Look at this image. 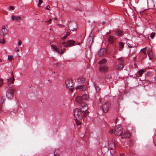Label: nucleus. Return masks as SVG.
I'll list each match as a JSON object with an SVG mask.
<instances>
[{"label": "nucleus", "mask_w": 156, "mask_h": 156, "mask_svg": "<svg viewBox=\"0 0 156 156\" xmlns=\"http://www.w3.org/2000/svg\"><path fill=\"white\" fill-rule=\"evenodd\" d=\"M88 40L89 42V45H90V47L92 45L93 42V38L92 37L90 36L88 38Z\"/></svg>", "instance_id": "23"}, {"label": "nucleus", "mask_w": 156, "mask_h": 156, "mask_svg": "<svg viewBox=\"0 0 156 156\" xmlns=\"http://www.w3.org/2000/svg\"><path fill=\"white\" fill-rule=\"evenodd\" d=\"M111 33V32H107V34H110Z\"/></svg>", "instance_id": "49"}, {"label": "nucleus", "mask_w": 156, "mask_h": 156, "mask_svg": "<svg viewBox=\"0 0 156 156\" xmlns=\"http://www.w3.org/2000/svg\"><path fill=\"white\" fill-rule=\"evenodd\" d=\"M124 67L123 64L122 63H119L116 67V69L117 70H120Z\"/></svg>", "instance_id": "20"}, {"label": "nucleus", "mask_w": 156, "mask_h": 156, "mask_svg": "<svg viewBox=\"0 0 156 156\" xmlns=\"http://www.w3.org/2000/svg\"><path fill=\"white\" fill-rule=\"evenodd\" d=\"M67 87L69 89H72L73 88V83L72 82V80L69 79L66 80L65 81Z\"/></svg>", "instance_id": "6"}, {"label": "nucleus", "mask_w": 156, "mask_h": 156, "mask_svg": "<svg viewBox=\"0 0 156 156\" xmlns=\"http://www.w3.org/2000/svg\"><path fill=\"white\" fill-rule=\"evenodd\" d=\"M117 118H116V120H115V124H116V122H117Z\"/></svg>", "instance_id": "47"}, {"label": "nucleus", "mask_w": 156, "mask_h": 156, "mask_svg": "<svg viewBox=\"0 0 156 156\" xmlns=\"http://www.w3.org/2000/svg\"><path fill=\"white\" fill-rule=\"evenodd\" d=\"M51 48L53 51H56L59 54H62L63 53V51L62 49L61 51L59 50L57 48V47L54 44L51 45Z\"/></svg>", "instance_id": "11"}, {"label": "nucleus", "mask_w": 156, "mask_h": 156, "mask_svg": "<svg viewBox=\"0 0 156 156\" xmlns=\"http://www.w3.org/2000/svg\"><path fill=\"white\" fill-rule=\"evenodd\" d=\"M80 110L82 111L83 112H88L87 111L88 109V107L87 105L85 103H82L80 105Z\"/></svg>", "instance_id": "7"}, {"label": "nucleus", "mask_w": 156, "mask_h": 156, "mask_svg": "<svg viewBox=\"0 0 156 156\" xmlns=\"http://www.w3.org/2000/svg\"><path fill=\"white\" fill-rule=\"evenodd\" d=\"M124 31L119 29H117L115 31V34L116 36L118 37L122 36L123 34Z\"/></svg>", "instance_id": "12"}, {"label": "nucleus", "mask_w": 156, "mask_h": 156, "mask_svg": "<svg viewBox=\"0 0 156 156\" xmlns=\"http://www.w3.org/2000/svg\"><path fill=\"white\" fill-rule=\"evenodd\" d=\"M50 8V6L49 5H47L46 7V9L48 10H49Z\"/></svg>", "instance_id": "40"}, {"label": "nucleus", "mask_w": 156, "mask_h": 156, "mask_svg": "<svg viewBox=\"0 0 156 156\" xmlns=\"http://www.w3.org/2000/svg\"><path fill=\"white\" fill-rule=\"evenodd\" d=\"M3 84V80L2 79H0V87L2 86Z\"/></svg>", "instance_id": "36"}, {"label": "nucleus", "mask_w": 156, "mask_h": 156, "mask_svg": "<svg viewBox=\"0 0 156 156\" xmlns=\"http://www.w3.org/2000/svg\"><path fill=\"white\" fill-rule=\"evenodd\" d=\"M108 69V67L106 65L100 66L99 70L101 73H105L107 71Z\"/></svg>", "instance_id": "9"}, {"label": "nucleus", "mask_w": 156, "mask_h": 156, "mask_svg": "<svg viewBox=\"0 0 156 156\" xmlns=\"http://www.w3.org/2000/svg\"><path fill=\"white\" fill-rule=\"evenodd\" d=\"M54 155L55 156H59V155L58 154H55V153L54 154Z\"/></svg>", "instance_id": "43"}, {"label": "nucleus", "mask_w": 156, "mask_h": 156, "mask_svg": "<svg viewBox=\"0 0 156 156\" xmlns=\"http://www.w3.org/2000/svg\"><path fill=\"white\" fill-rule=\"evenodd\" d=\"M76 101L79 104H80L83 103H84L83 101L84 100L81 96H78L76 98Z\"/></svg>", "instance_id": "15"}, {"label": "nucleus", "mask_w": 156, "mask_h": 156, "mask_svg": "<svg viewBox=\"0 0 156 156\" xmlns=\"http://www.w3.org/2000/svg\"><path fill=\"white\" fill-rule=\"evenodd\" d=\"M144 72V69L138 71V73L140 76H141Z\"/></svg>", "instance_id": "27"}, {"label": "nucleus", "mask_w": 156, "mask_h": 156, "mask_svg": "<svg viewBox=\"0 0 156 156\" xmlns=\"http://www.w3.org/2000/svg\"><path fill=\"white\" fill-rule=\"evenodd\" d=\"M21 18L20 16H16V20L18 22H20Z\"/></svg>", "instance_id": "29"}, {"label": "nucleus", "mask_w": 156, "mask_h": 156, "mask_svg": "<svg viewBox=\"0 0 156 156\" xmlns=\"http://www.w3.org/2000/svg\"><path fill=\"white\" fill-rule=\"evenodd\" d=\"M82 98H83L84 100H87L89 98L88 95L87 94H84L82 96Z\"/></svg>", "instance_id": "25"}, {"label": "nucleus", "mask_w": 156, "mask_h": 156, "mask_svg": "<svg viewBox=\"0 0 156 156\" xmlns=\"http://www.w3.org/2000/svg\"><path fill=\"white\" fill-rule=\"evenodd\" d=\"M14 9V8L13 6H9V10H13Z\"/></svg>", "instance_id": "35"}, {"label": "nucleus", "mask_w": 156, "mask_h": 156, "mask_svg": "<svg viewBox=\"0 0 156 156\" xmlns=\"http://www.w3.org/2000/svg\"><path fill=\"white\" fill-rule=\"evenodd\" d=\"M80 44V43H79V44H78V45H79Z\"/></svg>", "instance_id": "53"}, {"label": "nucleus", "mask_w": 156, "mask_h": 156, "mask_svg": "<svg viewBox=\"0 0 156 156\" xmlns=\"http://www.w3.org/2000/svg\"><path fill=\"white\" fill-rule=\"evenodd\" d=\"M155 35V34L154 33V32H153L152 33H151V35H150V37H151L153 39L154 37V36Z\"/></svg>", "instance_id": "31"}, {"label": "nucleus", "mask_w": 156, "mask_h": 156, "mask_svg": "<svg viewBox=\"0 0 156 156\" xmlns=\"http://www.w3.org/2000/svg\"><path fill=\"white\" fill-rule=\"evenodd\" d=\"M106 78L107 79H110L112 78V77L110 75H108V76H107Z\"/></svg>", "instance_id": "39"}, {"label": "nucleus", "mask_w": 156, "mask_h": 156, "mask_svg": "<svg viewBox=\"0 0 156 156\" xmlns=\"http://www.w3.org/2000/svg\"><path fill=\"white\" fill-rule=\"evenodd\" d=\"M147 54L148 56H149L150 58H151V55H152V52L151 51H149V52H148Z\"/></svg>", "instance_id": "34"}, {"label": "nucleus", "mask_w": 156, "mask_h": 156, "mask_svg": "<svg viewBox=\"0 0 156 156\" xmlns=\"http://www.w3.org/2000/svg\"><path fill=\"white\" fill-rule=\"evenodd\" d=\"M111 104L110 102L106 101L102 105V108L104 113H107L110 108Z\"/></svg>", "instance_id": "3"}, {"label": "nucleus", "mask_w": 156, "mask_h": 156, "mask_svg": "<svg viewBox=\"0 0 156 156\" xmlns=\"http://www.w3.org/2000/svg\"><path fill=\"white\" fill-rule=\"evenodd\" d=\"M77 118H76V119H75V121L76 122V124L77 126H79L80 125V124H81V122L80 121V120L79 119V120H78L77 119Z\"/></svg>", "instance_id": "26"}, {"label": "nucleus", "mask_w": 156, "mask_h": 156, "mask_svg": "<svg viewBox=\"0 0 156 156\" xmlns=\"http://www.w3.org/2000/svg\"><path fill=\"white\" fill-rule=\"evenodd\" d=\"M5 42V40H4L0 39V43L4 44Z\"/></svg>", "instance_id": "37"}, {"label": "nucleus", "mask_w": 156, "mask_h": 156, "mask_svg": "<svg viewBox=\"0 0 156 156\" xmlns=\"http://www.w3.org/2000/svg\"><path fill=\"white\" fill-rule=\"evenodd\" d=\"M9 84H8V86H9ZM9 88H10V87H11V86H10V87L8 86V88H9Z\"/></svg>", "instance_id": "51"}, {"label": "nucleus", "mask_w": 156, "mask_h": 156, "mask_svg": "<svg viewBox=\"0 0 156 156\" xmlns=\"http://www.w3.org/2000/svg\"><path fill=\"white\" fill-rule=\"evenodd\" d=\"M127 44L129 48H132L133 47L132 44V42L131 40H129L127 42Z\"/></svg>", "instance_id": "24"}, {"label": "nucleus", "mask_w": 156, "mask_h": 156, "mask_svg": "<svg viewBox=\"0 0 156 156\" xmlns=\"http://www.w3.org/2000/svg\"><path fill=\"white\" fill-rule=\"evenodd\" d=\"M15 90L9 89L6 92V96L9 99H11L13 97L14 94Z\"/></svg>", "instance_id": "5"}, {"label": "nucleus", "mask_w": 156, "mask_h": 156, "mask_svg": "<svg viewBox=\"0 0 156 156\" xmlns=\"http://www.w3.org/2000/svg\"><path fill=\"white\" fill-rule=\"evenodd\" d=\"M15 80L13 75L12 74L11 75V77H10L8 80V84L13 83H14V81Z\"/></svg>", "instance_id": "18"}, {"label": "nucleus", "mask_w": 156, "mask_h": 156, "mask_svg": "<svg viewBox=\"0 0 156 156\" xmlns=\"http://www.w3.org/2000/svg\"><path fill=\"white\" fill-rule=\"evenodd\" d=\"M122 128L120 125L117 126L115 129L114 133L115 135L121 136L123 133Z\"/></svg>", "instance_id": "4"}, {"label": "nucleus", "mask_w": 156, "mask_h": 156, "mask_svg": "<svg viewBox=\"0 0 156 156\" xmlns=\"http://www.w3.org/2000/svg\"><path fill=\"white\" fill-rule=\"evenodd\" d=\"M112 144L114 145V147L115 148V144Z\"/></svg>", "instance_id": "50"}, {"label": "nucleus", "mask_w": 156, "mask_h": 156, "mask_svg": "<svg viewBox=\"0 0 156 156\" xmlns=\"http://www.w3.org/2000/svg\"><path fill=\"white\" fill-rule=\"evenodd\" d=\"M2 62V60L0 58V62Z\"/></svg>", "instance_id": "52"}, {"label": "nucleus", "mask_w": 156, "mask_h": 156, "mask_svg": "<svg viewBox=\"0 0 156 156\" xmlns=\"http://www.w3.org/2000/svg\"><path fill=\"white\" fill-rule=\"evenodd\" d=\"M122 156V155H121V156Z\"/></svg>", "instance_id": "55"}, {"label": "nucleus", "mask_w": 156, "mask_h": 156, "mask_svg": "<svg viewBox=\"0 0 156 156\" xmlns=\"http://www.w3.org/2000/svg\"><path fill=\"white\" fill-rule=\"evenodd\" d=\"M131 134L129 132L126 131L124 132L123 133H122L121 136L122 138L126 139L129 138Z\"/></svg>", "instance_id": "13"}, {"label": "nucleus", "mask_w": 156, "mask_h": 156, "mask_svg": "<svg viewBox=\"0 0 156 156\" xmlns=\"http://www.w3.org/2000/svg\"><path fill=\"white\" fill-rule=\"evenodd\" d=\"M21 44H22L21 41L20 40H19L18 45H19V46H20Z\"/></svg>", "instance_id": "38"}, {"label": "nucleus", "mask_w": 156, "mask_h": 156, "mask_svg": "<svg viewBox=\"0 0 156 156\" xmlns=\"http://www.w3.org/2000/svg\"><path fill=\"white\" fill-rule=\"evenodd\" d=\"M115 41L116 39L113 36L111 35L108 36V41L109 44H114Z\"/></svg>", "instance_id": "10"}, {"label": "nucleus", "mask_w": 156, "mask_h": 156, "mask_svg": "<svg viewBox=\"0 0 156 156\" xmlns=\"http://www.w3.org/2000/svg\"><path fill=\"white\" fill-rule=\"evenodd\" d=\"M106 59L104 58L99 61L98 64L100 65V66L105 65V64L106 63Z\"/></svg>", "instance_id": "22"}, {"label": "nucleus", "mask_w": 156, "mask_h": 156, "mask_svg": "<svg viewBox=\"0 0 156 156\" xmlns=\"http://www.w3.org/2000/svg\"><path fill=\"white\" fill-rule=\"evenodd\" d=\"M86 86L85 85H81L77 86L76 89H79L81 91L84 90L86 89Z\"/></svg>", "instance_id": "19"}, {"label": "nucleus", "mask_w": 156, "mask_h": 156, "mask_svg": "<svg viewBox=\"0 0 156 156\" xmlns=\"http://www.w3.org/2000/svg\"><path fill=\"white\" fill-rule=\"evenodd\" d=\"M155 146H156V145H155Z\"/></svg>", "instance_id": "56"}, {"label": "nucleus", "mask_w": 156, "mask_h": 156, "mask_svg": "<svg viewBox=\"0 0 156 156\" xmlns=\"http://www.w3.org/2000/svg\"><path fill=\"white\" fill-rule=\"evenodd\" d=\"M12 20H16V16H14L13 15L12 17Z\"/></svg>", "instance_id": "41"}, {"label": "nucleus", "mask_w": 156, "mask_h": 156, "mask_svg": "<svg viewBox=\"0 0 156 156\" xmlns=\"http://www.w3.org/2000/svg\"><path fill=\"white\" fill-rule=\"evenodd\" d=\"M113 129H112V130H110V132L111 133H113ZM109 132H110V131H109Z\"/></svg>", "instance_id": "44"}, {"label": "nucleus", "mask_w": 156, "mask_h": 156, "mask_svg": "<svg viewBox=\"0 0 156 156\" xmlns=\"http://www.w3.org/2000/svg\"><path fill=\"white\" fill-rule=\"evenodd\" d=\"M5 26H3L2 31L0 32V34L3 36H4L8 33L7 30L5 28Z\"/></svg>", "instance_id": "14"}, {"label": "nucleus", "mask_w": 156, "mask_h": 156, "mask_svg": "<svg viewBox=\"0 0 156 156\" xmlns=\"http://www.w3.org/2000/svg\"><path fill=\"white\" fill-rule=\"evenodd\" d=\"M43 2L42 0H38V3L37 4L38 7H39L41 4Z\"/></svg>", "instance_id": "32"}, {"label": "nucleus", "mask_w": 156, "mask_h": 156, "mask_svg": "<svg viewBox=\"0 0 156 156\" xmlns=\"http://www.w3.org/2000/svg\"><path fill=\"white\" fill-rule=\"evenodd\" d=\"M97 99H98V102H100L101 101V99H100V97H99V96H98L97 97Z\"/></svg>", "instance_id": "42"}, {"label": "nucleus", "mask_w": 156, "mask_h": 156, "mask_svg": "<svg viewBox=\"0 0 156 156\" xmlns=\"http://www.w3.org/2000/svg\"><path fill=\"white\" fill-rule=\"evenodd\" d=\"M119 49L120 51H121L124 48V43L123 42H120L119 43Z\"/></svg>", "instance_id": "21"}, {"label": "nucleus", "mask_w": 156, "mask_h": 156, "mask_svg": "<svg viewBox=\"0 0 156 156\" xmlns=\"http://www.w3.org/2000/svg\"><path fill=\"white\" fill-rule=\"evenodd\" d=\"M77 81L79 83H83L85 82V79L83 77H79L77 78Z\"/></svg>", "instance_id": "17"}, {"label": "nucleus", "mask_w": 156, "mask_h": 156, "mask_svg": "<svg viewBox=\"0 0 156 156\" xmlns=\"http://www.w3.org/2000/svg\"><path fill=\"white\" fill-rule=\"evenodd\" d=\"M54 19L55 20H57V18L56 17H55L54 18Z\"/></svg>", "instance_id": "46"}, {"label": "nucleus", "mask_w": 156, "mask_h": 156, "mask_svg": "<svg viewBox=\"0 0 156 156\" xmlns=\"http://www.w3.org/2000/svg\"><path fill=\"white\" fill-rule=\"evenodd\" d=\"M117 59L119 60L121 63H122L124 61V59L122 58H118Z\"/></svg>", "instance_id": "28"}, {"label": "nucleus", "mask_w": 156, "mask_h": 156, "mask_svg": "<svg viewBox=\"0 0 156 156\" xmlns=\"http://www.w3.org/2000/svg\"><path fill=\"white\" fill-rule=\"evenodd\" d=\"M2 107V104L0 103V109Z\"/></svg>", "instance_id": "45"}, {"label": "nucleus", "mask_w": 156, "mask_h": 156, "mask_svg": "<svg viewBox=\"0 0 156 156\" xmlns=\"http://www.w3.org/2000/svg\"><path fill=\"white\" fill-rule=\"evenodd\" d=\"M75 43V41H74L69 40L67 42H64L63 43V45L66 47H72Z\"/></svg>", "instance_id": "8"}, {"label": "nucleus", "mask_w": 156, "mask_h": 156, "mask_svg": "<svg viewBox=\"0 0 156 156\" xmlns=\"http://www.w3.org/2000/svg\"><path fill=\"white\" fill-rule=\"evenodd\" d=\"M51 19H50L49 20H48L47 21H46L45 23H47V24H49L51 23Z\"/></svg>", "instance_id": "33"}, {"label": "nucleus", "mask_w": 156, "mask_h": 156, "mask_svg": "<svg viewBox=\"0 0 156 156\" xmlns=\"http://www.w3.org/2000/svg\"><path fill=\"white\" fill-rule=\"evenodd\" d=\"M19 51V50L18 49H17L16 50V51L17 52Z\"/></svg>", "instance_id": "48"}, {"label": "nucleus", "mask_w": 156, "mask_h": 156, "mask_svg": "<svg viewBox=\"0 0 156 156\" xmlns=\"http://www.w3.org/2000/svg\"><path fill=\"white\" fill-rule=\"evenodd\" d=\"M77 28L76 23L75 22H72L69 23V29H66L65 32L66 35L62 37L63 40L65 39L66 37L70 34V32L71 30L72 31H75Z\"/></svg>", "instance_id": "1"}, {"label": "nucleus", "mask_w": 156, "mask_h": 156, "mask_svg": "<svg viewBox=\"0 0 156 156\" xmlns=\"http://www.w3.org/2000/svg\"><path fill=\"white\" fill-rule=\"evenodd\" d=\"M106 50L105 49H101L98 52V55L100 57H101L106 54Z\"/></svg>", "instance_id": "16"}, {"label": "nucleus", "mask_w": 156, "mask_h": 156, "mask_svg": "<svg viewBox=\"0 0 156 156\" xmlns=\"http://www.w3.org/2000/svg\"><path fill=\"white\" fill-rule=\"evenodd\" d=\"M112 150H113V149H112Z\"/></svg>", "instance_id": "54"}, {"label": "nucleus", "mask_w": 156, "mask_h": 156, "mask_svg": "<svg viewBox=\"0 0 156 156\" xmlns=\"http://www.w3.org/2000/svg\"><path fill=\"white\" fill-rule=\"evenodd\" d=\"M73 113L74 117L75 118L80 120H81L83 117H85L88 115L89 112H83L81 111L79 109L76 108L73 111Z\"/></svg>", "instance_id": "2"}, {"label": "nucleus", "mask_w": 156, "mask_h": 156, "mask_svg": "<svg viewBox=\"0 0 156 156\" xmlns=\"http://www.w3.org/2000/svg\"><path fill=\"white\" fill-rule=\"evenodd\" d=\"M13 58V56L12 55H8V59L9 60H12Z\"/></svg>", "instance_id": "30"}]
</instances>
